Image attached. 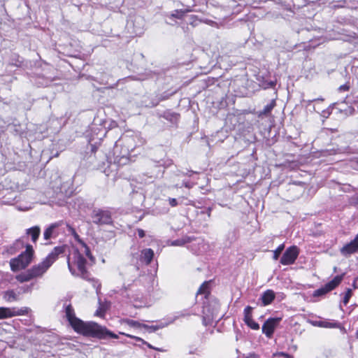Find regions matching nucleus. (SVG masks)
Listing matches in <instances>:
<instances>
[{"label": "nucleus", "mask_w": 358, "mask_h": 358, "mask_svg": "<svg viewBox=\"0 0 358 358\" xmlns=\"http://www.w3.org/2000/svg\"><path fill=\"white\" fill-rule=\"evenodd\" d=\"M210 281L204 282L198 289L196 296L198 300L200 295H203V298L206 300L203 302L202 310L203 324L205 326L210 324L217 319V313L221 307L217 300L210 295Z\"/></svg>", "instance_id": "obj_3"}, {"label": "nucleus", "mask_w": 358, "mask_h": 358, "mask_svg": "<svg viewBox=\"0 0 358 358\" xmlns=\"http://www.w3.org/2000/svg\"><path fill=\"white\" fill-rule=\"evenodd\" d=\"M356 337L358 339V329L357 330V332H356Z\"/></svg>", "instance_id": "obj_56"}, {"label": "nucleus", "mask_w": 358, "mask_h": 358, "mask_svg": "<svg viewBox=\"0 0 358 358\" xmlns=\"http://www.w3.org/2000/svg\"><path fill=\"white\" fill-rule=\"evenodd\" d=\"M244 80L242 78L236 77L235 79L231 80L229 83V91L236 93V95H240L241 92L240 85L243 83Z\"/></svg>", "instance_id": "obj_16"}, {"label": "nucleus", "mask_w": 358, "mask_h": 358, "mask_svg": "<svg viewBox=\"0 0 358 358\" xmlns=\"http://www.w3.org/2000/svg\"><path fill=\"white\" fill-rule=\"evenodd\" d=\"M193 173H196V174H197V173H196V172H194V171H188L187 173H186L185 174H186L187 176H192V174H193Z\"/></svg>", "instance_id": "obj_50"}, {"label": "nucleus", "mask_w": 358, "mask_h": 358, "mask_svg": "<svg viewBox=\"0 0 358 358\" xmlns=\"http://www.w3.org/2000/svg\"><path fill=\"white\" fill-rule=\"evenodd\" d=\"M323 113H324V116H325L326 115L328 116L329 115L331 112L330 111V109L329 108L327 110H323Z\"/></svg>", "instance_id": "obj_48"}, {"label": "nucleus", "mask_w": 358, "mask_h": 358, "mask_svg": "<svg viewBox=\"0 0 358 358\" xmlns=\"http://www.w3.org/2000/svg\"><path fill=\"white\" fill-rule=\"evenodd\" d=\"M71 231L72 232V234L74 237V238L81 245L82 242H84L79 236V235L76 232L75 229L73 228H71Z\"/></svg>", "instance_id": "obj_39"}, {"label": "nucleus", "mask_w": 358, "mask_h": 358, "mask_svg": "<svg viewBox=\"0 0 358 358\" xmlns=\"http://www.w3.org/2000/svg\"><path fill=\"white\" fill-rule=\"evenodd\" d=\"M80 245L83 248L81 251L80 252L78 250H76L73 252V263L76 265L78 268V273L76 275L85 280L91 282L94 288H95L96 292H98L101 287V284L93 278L90 277V273L85 268L87 262L85 258L83 257V254H85L92 263H94L95 259L91 254L89 247L85 242H82Z\"/></svg>", "instance_id": "obj_4"}, {"label": "nucleus", "mask_w": 358, "mask_h": 358, "mask_svg": "<svg viewBox=\"0 0 358 358\" xmlns=\"http://www.w3.org/2000/svg\"><path fill=\"white\" fill-rule=\"evenodd\" d=\"M352 287L354 289H358V277L355 278L352 282Z\"/></svg>", "instance_id": "obj_46"}, {"label": "nucleus", "mask_w": 358, "mask_h": 358, "mask_svg": "<svg viewBox=\"0 0 358 358\" xmlns=\"http://www.w3.org/2000/svg\"><path fill=\"white\" fill-rule=\"evenodd\" d=\"M220 133V131L218 130V131H216L215 134L218 135Z\"/></svg>", "instance_id": "obj_57"}, {"label": "nucleus", "mask_w": 358, "mask_h": 358, "mask_svg": "<svg viewBox=\"0 0 358 358\" xmlns=\"http://www.w3.org/2000/svg\"><path fill=\"white\" fill-rule=\"evenodd\" d=\"M192 10L189 8L186 9L185 10H176L173 13H171L170 17L171 18H177V19H182L184 16L185 13L190 12Z\"/></svg>", "instance_id": "obj_27"}, {"label": "nucleus", "mask_w": 358, "mask_h": 358, "mask_svg": "<svg viewBox=\"0 0 358 358\" xmlns=\"http://www.w3.org/2000/svg\"><path fill=\"white\" fill-rule=\"evenodd\" d=\"M66 246L61 245L54 248L52 252L45 257L43 261L47 264L48 266H51L52 264L58 259L59 256L65 252Z\"/></svg>", "instance_id": "obj_12"}, {"label": "nucleus", "mask_w": 358, "mask_h": 358, "mask_svg": "<svg viewBox=\"0 0 358 358\" xmlns=\"http://www.w3.org/2000/svg\"><path fill=\"white\" fill-rule=\"evenodd\" d=\"M336 270H337V267H336V266H335V267L334 268V272H336Z\"/></svg>", "instance_id": "obj_58"}, {"label": "nucleus", "mask_w": 358, "mask_h": 358, "mask_svg": "<svg viewBox=\"0 0 358 358\" xmlns=\"http://www.w3.org/2000/svg\"><path fill=\"white\" fill-rule=\"evenodd\" d=\"M191 240L192 239L189 237H186V238H182V239H178V240L173 241L172 245H182L186 243L190 242Z\"/></svg>", "instance_id": "obj_32"}, {"label": "nucleus", "mask_w": 358, "mask_h": 358, "mask_svg": "<svg viewBox=\"0 0 358 358\" xmlns=\"http://www.w3.org/2000/svg\"><path fill=\"white\" fill-rule=\"evenodd\" d=\"M59 226L57 222L51 224L43 233V238L45 240L48 241L52 238H55L57 236V233L55 232V229Z\"/></svg>", "instance_id": "obj_17"}, {"label": "nucleus", "mask_w": 358, "mask_h": 358, "mask_svg": "<svg viewBox=\"0 0 358 358\" xmlns=\"http://www.w3.org/2000/svg\"><path fill=\"white\" fill-rule=\"evenodd\" d=\"M168 201L169 205L172 207H176L180 203L179 201L174 198H169Z\"/></svg>", "instance_id": "obj_40"}, {"label": "nucleus", "mask_w": 358, "mask_h": 358, "mask_svg": "<svg viewBox=\"0 0 358 358\" xmlns=\"http://www.w3.org/2000/svg\"><path fill=\"white\" fill-rule=\"evenodd\" d=\"M254 357H255V353H250L249 356H248L247 358Z\"/></svg>", "instance_id": "obj_52"}, {"label": "nucleus", "mask_w": 358, "mask_h": 358, "mask_svg": "<svg viewBox=\"0 0 358 358\" xmlns=\"http://www.w3.org/2000/svg\"><path fill=\"white\" fill-rule=\"evenodd\" d=\"M138 235L140 238H143L145 236V231L141 229H138Z\"/></svg>", "instance_id": "obj_47"}, {"label": "nucleus", "mask_w": 358, "mask_h": 358, "mask_svg": "<svg viewBox=\"0 0 358 358\" xmlns=\"http://www.w3.org/2000/svg\"><path fill=\"white\" fill-rule=\"evenodd\" d=\"M322 41H324V39L321 37L313 38L309 40V42L310 43V45L313 47L320 45Z\"/></svg>", "instance_id": "obj_35"}, {"label": "nucleus", "mask_w": 358, "mask_h": 358, "mask_svg": "<svg viewBox=\"0 0 358 358\" xmlns=\"http://www.w3.org/2000/svg\"><path fill=\"white\" fill-rule=\"evenodd\" d=\"M9 129L10 132L14 135L22 136L23 134V130L20 124H13L9 126Z\"/></svg>", "instance_id": "obj_25"}, {"label": "nucleus", "mask_w": 358, "mask_h": 358, "mask_svg": "<svg viewBox=\"0 0 358 358\" xmlns=\"http://www.w3.org/2000/svg\"><path fill=\"white\" fill-rule=\"evenodd\" d=\"M275 292L272 289H267L261 295L260 300L262 301V305L266 306L271 304L275 299Z\"/></svg>", "instance_id": "obj_14"}, {"label": "nucleus", "mask_w": 358, "mask_h": 358, "mask_svg": "<svg viewBox=\"0 0 358 358\" xmlns=\"http://www.w3.org/2000/svg\"><path fill=\"white\" fill-rule=\"evenodd\" d=\"M338 112L341 114H343L345 117H348L349 115H352L355 113V108L351 106H345L344 108H338Z\"/></svg>", "instance_id": "obj_26"}, {"label": "nucleus", "mask_w": 358, "mask_h": 358, "mask_svg": "<svg viewBox=\"0 0 358 358\" xmlns=\"http://www.w3.org/2000/svg\"><path fill=\"white\" fill-rule=\"evenodd\" d=\"M120 334L125 335V336H128V337H130V338H134V339H135V340H136V341H141L143 343H144V344L147 345V346H148L149 348H150V349H155V348H153V347H152L150 343H147V342L144 341L142 338H139V337L132 336H131V335H129V334H126L121 333V332H120Z\"/></svg>", "instance_id": "obj_37"}, {"label": "nucleus", "mask_w": 358, "mask_h": 358, "mask_svg": "<svg viewBox=\"0 0 358 358\" xmlns=\"http://www.w3.org/2000/svg\"><path fill=\"white\" fill-rule=\"evenodd\" d=\"M275 106V101L273 99L269 103L266 104L262 110L259 112V115H268Z\"/></svg>", "instance_id": "obj_23"}, {"label": "nucleus", "mask_w": 358, "mask_h": 358, "mask_svg": "<svg viewBox=\"0 0 358 358\" xmlns=\"http://www.w3.org/2000/svg\"><path fill=\"white\" fill-rule=\"evenodd\" d=\"M85 161L87 168L99 170L106 176L109 175L108 169L112 165V159H109L106 153L96 149L92 145H91V152L87 154Z\"/></svg>", "instance_id": "obj_5"}, {"label": "nucleus", "mask_w": 358, "mask_h": 358, "mask_svg": "<svg viewBox=\"0 0 358 358\" xmlns=\"http://www.w3.org/2000/svg\"><path fill=\"white\" fill-rule=\"evenodd\" d=\"M245 324L249 327L250 329L253 330H258L259 329V324L254 321L252 318L244 322Z\"/></svg>", "instance_id": "obj_29"}, {"label": "nucleus", "mask_w": 358, "mask_h": 358, "mask_svg": "<svg viewBox=\"0 0 358 358\" xmlns=\"http://www.w3.org/2000/svg\"><path fill=\"white\" fill-rule=\"evenodd\" d=\"M92 222L96 225H112V213L108 210L95 208L91 214Z\"/></svg>", "instance_id": "obj_7"}, {"label": "nucleus", "mask_w": 358, "mask_h": 358, "mask_svg": "<svg viewBox=\"0 0 358 358\" xmlns=\"http://www.w3.org/2000/svg\"><path fill=\"white\" fill-rule=\"evenodd\" d=\"M345 273H343L341 275H336L331 281L325 284L327 289L329 292L334 290L342 282Z\"/></svg>", "instance_id": "obj_19"}, {"label": "nucleus", "mask_w": 358, "mask_h": 358, "mask_svg": "<svg viewBox=\"0 0 358 358\" xmlns=\"http://www.w3.org/2000/svg\"><path fill=\"white\" fill-rule=\"evenodd\" d=\"M34 252L32 246L27 245L24 252H22L17 258L10 260V266L11 270L17 271L26 268L31 263Z\"/></svg>", "instance_id": "obj_6"}, {"label": "nucleus", "mask_w": 358, "mask_h": 358, "mask_svg": "<svg viewBox=\"0 0 358 358\" xmlns=\"http://www.w3.org/2000/svg\"><path fill=\"white\" fill-rule=\"evenodd\" d=\"M191 24L193 25V26H196L197 25V23L196 21H194V22H192Z\"/></svg>", "instance_id": "obj_54"}, {"label": "nucleus", "mask_w": 358, "mask_h": 358, "mask_svg": "<svg viewBox=\"0 0 358 358\" xmlns=\"http://www.w3.org/2000/svg\"><path fill=\"white\" fill-rule=\"evenodd\" d=\"M145 141L136 133L124 134L115 142L113 150V162L117 166L127 164L129 155L136 147L142 145Z\"/></svg>", "instance_id": "obj_2"}, {"label": "nucleus", "mask_w": 358, "mask_h": 358, "mask_svg": "<svg viewBox=\"0 0 358 358\" xmlns=\"http://www.w3.org/2000/svg\"><path fill=\"white\" fill-rule=\"evenodd\" d=\"M185 186L187 188H190L192 186L189 182H185Z\"/></svg>", "instance_id": "obj_51"}, {"label": "nucleus", "mask_w": 358, "mask_h": 358, "mask_svg": "<svg viewBox=\"0 0 358 358\" xmlns=\"http://www.w3.org/2000/svg\"><path fill=\"white\" fill-rule=\"evenodd\" d=\"M33 285H34V284H31L30 285H24V286L21 287L20 289L23 292H28L31 290Z\"/></svg>", "instance_id": "obj_42"}, {"label": "nucleus", "mask_w": 358, "mask_h": 358, "mask_svg": "<svg viewBox=\"0 0 358 358\" xmlns=\"http://www.w3.org/2000/svg\"><path fill=\"white\" fill-rule=\"evenodd\" d=\"M224 317V315H221V317L218 319V320L217 321V323L220 322V320L222 319V317Z\"/></svg>", "instance_id": "obj_55"}, {"label": "nucleus", "mask_w": 358, "mask_h": 358, "mask_svg": "<svg viewBox=\"0 0 358 358\" xmlns=\"http://www.w3.org/2000/svg\"><path fill=\"white\" fill-rule=\"evenodd\" d=\"M275 85V83L274 81H266V82H264L262 84V87L264 88V89H268V88H272V87H274Z\"/></svg>", "instance_id": "obj_38"}, {"label": "nucleus", "mask_w": 358, "mask_h": 358, "mask_svg": "<svg viewBox=\"0 0 358 358\" xmlns=\"http://www.w3.org/2000/svg\"><path fill=\"white\" fill-rule=\"evenodd\" d=\"M49 268L50 266H48L47 264L43 261L38 265H35L31 268V270L32 273H34V276H35V278H38L42 276Z\"/></svg>", "instance_id": "obj_15"}, {"label": "nucleus", "mask_w": 358, "mask_h": 358, "mask_svg": "<svg viewBox=\"0 0 358 358\" xmlns=\"http://www.w3.org/2000/svg\"><path fill=\"white\" fill-rule=\"evenodd\" d=\"M3 299L8 302L15 301L18 300L17 295L13 290H8L5 292Z\"/></svg>", "instance_id": "obj_24"}, {"label": "nucleus", "mask_w": 358, "mask_h": 358, "mask_svg": "<svg viewBox=\"0 0 358 358\" xmlns=\"http://www.w3.org/2000/svg\"><path fill=\"white\" fill-rule=\"evenodd\" d=\"M310 323L314 327H318L322 328H340L341 324L338 322L331 321L329 320H314L310 321Z\"/></svg>", "instance_id": "obj_13"}, {"label": "nucleus", "mask_w": 358, "mask_h": 358, "mask_svg": "<svg viewBox=\"0 0 358 358\" xmlns=\"http://www.w3.org/2000/svg\"><path fill=\"white\" fill-rule=\"evenodd\" d=\"M29 311V308L27 307H22L21 308L0 307V320L10 318L16 315H27Z\"/></svg>", "instance_id": "obj_8"}, {"label": "nucleus", "mask_w": 358, "mask_h": 358, "mask_svg": "<svg viewBox=\"0 0 358 358\" xmlns=\"http://www.w3.org/2000/svg\"><path fill=\"white\" fill-rule=\"evenodd\" d=\"M216 134L215 135H212V137H216Z\"/></svg>", "instance_id": "obj_61"}, {"label": "nucleus", "mask_w": 358, "mask_h": 358, "mask_svg": "<svg viewBox=\"0 0 358 358\" xmlns=\"http://www.w3.org/2000/svg\"><path fill=\"white\" fill-rule=\"evenodd\" d=\"M41 233V229L38 226H34L33 227H31L28 229H27V234L31 236V241L34 243H36L38 240L39 235Z\"/></svg>", "instance_id": "obj_21"}, {"label": "nucleus", "mask_w": 358, "mask_h": 358, "mask_svg": "<svg viewBox=\"0 0 358 358\" xmlns=\"http://www.w3.org/2000/svg\"><path fill=\"white\" fill-rule=\"evenodd\" d=\"M162 116L171 123H176L179 119V115L178 113L171 111H165Z\"/></svg>", "instance_id": "obj_22"}, {"label": "nucleus", "mask_w": 358, "mask_h": 358, "mask_svg": "<svg viewBox=\"0 0 358 358\" xmlns=\"http://www.w3.org/2000/svg\"><path fill=\"white\" fill-rule=\"evenodd\" d=\"M126 323L129 327H134V328H140V327H143V324H141L138 322L133 320H129L128 319V320H126Z\"/></svg>", "instance_id": "obj_36"}, {"label": "nucleus", "mask_w": 358, "mask_h": 358, "mask_svg": "<svg viewBox=\"0 0 358 358\" xmlns=\"http://www.w3.org/2000/svg\"><path fill=\"white\" fill-rule=\"evenodd\" d=\"M164 327V324H160V325H152V326H148L147 324H143V327L148 329L150 332H154V331H156L157 330L159 329H162Z\"/></svg>", "instance_id": "obj_31"}, {"label": "nucleus", "mask_w": 358, "mask_h": 358, "mask_svg": "<svg viewBox=\"0 0 358 358\" xmlns=\"http://www.w3.org/2000/svg\"><path fill=\"white\" fill-rule=\"evenodd\" d=\"M281 321L280 317H269L267 319L262 325V332L267 338H271L275 329Z\"/></svg>", "instance_id": "obj_10"}, {"label": "nucleus", "mask_w": 358, "mask_h": 358, "mask_svg": "<svg viewBox=\"0 0 358 358\" xmlns=\"http://www.w3.org/2000/svg\"><path fill=\"white\" fill-rule=\"evenodd\" d=\"M192 17V18H196V16H194V15H192V17Z\"/></svg>", "instance_id": "obj_59"}, {"label": "nucleus", "mask_w": 358, "mask_h": 358, "mask_svg": "<svg viewBox=\"0 0 358 358\" xmlns=\"http://www.w3.org/2000/svg\"><path fill=\"white\" fill-rule=\"evenodd\" d=\"M96 315H101V310H96Z\"/></svg>", "instance_id": "obj_53"}, {"label": "nucleus", "mask_w": 358, "mask_h": 358, "mask_svg": "<svg viewBox=\"0 0 358 358\" xmlns=\"http://www.w3.org/2000/svg\"><path fill=\"white\" fill-rule=\"evenodd\" d=\"M136 34H141V31H138V32L137 31H136Z\"/></svg>", "instance_id": "obj_60"}, {"label": "nucleus", "mask_w": 358, "mask_h": 358, "mask_svg": "<svg viewBox=\"0 0 358 358\" xmlns=\"http://www.w3.org/2000/svg\"><path fill=\"white\" fill-rule=\"evenodd\" d=\"M33 278H35V276H34V273H32L31 268L16 276V279L20 282H27Z\"/></svg>", "instance_id": "obj_20"}, {"label": "nucleus", "mask_w": 358, "mask_h": 358, "mask_svg": "<svg viewBox=\"0 0 358 358\" xmlns=\"http://www.w3.org/2000/svg\"><path fill=\"white\" fill-rule=\"evenodd\" d=\"M349 90H350V85L348 84H344L343 85H341L338 87L339 92H346V91H348Z\"/></svg>", "instance_id": "obj_43"}, {"label": "nucleus", "mask_w": 358, "mask_h": 358, "mask_svg": "<svg viewBox=\"0 0 358 358\" xmlns=\"http://www.w3.org/2000/svg\"><path fill=\"white\" fill-rule=\"evenodd\" d=\"M65 315L73 330L83 336L105 339L108 337L117 338L118 336L96 322H85L76 316L71 304L65 305Z\"/></svg>", "instance_id": "obj_1"}, {"label": "nucleus", "mask_w": 358, "mask_h": 358, "mask_svg": "<svg viewBox=\"0 0 358 358\" xmlns=\"http://www.w3.org/2000/svg\"><path fill=\"white\" fill-rule=\"evenodd\" d=\"M252 307L248 306L244 308L243 314V321L245 322L251 318H252Z\"/></svg>", "instance_id": "obj_28"}, {"label": "nucleus", "mask_w": 358, "mask_h": 358, "mask_svg": "<svg viewBox=\"0 0 358 358\" xmlns=\"http://www.w3.org/2000/svg\"><path fill=\"white\" fill-rule=\"evenodd\" d=\"M283 250H284V244H281V245H280L276 248L275 250H274V252H273V259L275 260H277L279 258V257H280V254H281V252H282Z\"/></svg>", "instance_id": "obj_34"}, {"label": "nucleus", "mask_w": 358, "mask_h": 358, "mask_svg": "<svg viewBox=\"0 0 358 358\" xmlns=\"http://www.w3.org/2000/svg\"><path fill=\"white\" fill-rule=\"evenodd\" d=\"M68 267H69V269L70 272L73 275H76V271H75V269L73 268L69 258H68Z\"/></svg>", "instance_id": "obj_44"}, {"label": "nucleus", "mask_w": 358, "mask_h": 358, "mask_svg": "<svg viewBox=\"0 0 358 358\" xmlns=\"http://www.w3.org/2000/svg\"><path fill=\"white\" fill-rule=\"evenodd\" d=\"M340 252L345 257L358 252V234L350 243L343 245L340 249Z\"/></svg>", "instance_id": "obj_11"}, {"label": "nucleus", "mask_w": 358, "mask_h": 358, "mask_svg": "<svg viewBox=\"0 0 358 358\" xmlns=\"http://www.w3.org/2000/svg\"><path fill=\"white\" fill-rule=\"evenodd\" d=\"M299 254V250L296 245H292L287 248L283 253L280 262L282 265H290L294 263Z\"/></svg>", "instance_id": "obj_9"}, {"label": "nucleus", "mask_w": 358, "mask_h": 358, "mask_svg": "<svg viewBox=\"0 0 358 358\" xmlns=\"http://www.w3.org/2000/svg\"><path fill=\"white\" fill-rule=\"evenodd\" d=\"M274 355L277 357H282L284 358H294L292 355L284 352H277Z\"/></svg>", "instance_id": "obj_41"}, {"label": "nucleus", "mask_w": 358, "mask_h": 358, "mask_svg": "<svg viewBox=\"0 0 358 358\" xmlns=\"http://www.w3.org/2000/svg\"><path fill=\"white\" fill-rule=\"evenodd\" d=\"M153 257L154 251L150 248H145L141 252L140 260L146 265H148L152 260Z\"/></svg>", "instance_id": "obj_18"}, {"label": "nucleus", "mask_w": 358, "mask_h": 358, "mask_svg": "<svg viewBox=\"0 0 358 358\" xmlns=\"http://www.w3.org/2000/svg\"><path fill=\"white\" fill-rule=\"evenodd\" d=\"M328 292H329V291L327 289V287L324 285V287L315 290L313 293V296H321L326 294Z\"/></svg>", "instance_id": "obj_30"}, {"label": "nucleus", "mask_w": 358, "mask_h": 358, "mask_svg": "<svg viewBox=\"0 0 358 358\" xmlns=\"http://www.w3.org/2000/svg\"><path fill=\"white\" fill-rule=\"evenodd\" d=\"M324 99L322 98H318V99H314L313 100H309L308 102L310 103V102H313V101H322Z\"/></svg>", "instance_id": "obj_49"}, {"label": "nucleus", "mask_w": 358, "mask_h": 358, "mask_svg": "<svg viewBox=\"0 0 358 358\" xmlns=\"http://www.w3.org/2000/svg\"><path fill=\"white\" fill-rule=\"evenodd\" d=\"M216 134L215 135H212V137H216Z\"/></svg>", "instance_id": "obj_62"}, {"label": "nucleus", "mask_w": 358, "mask_h": 358, "mask_svg": "<svg viewBox=\"0 0 358 358\" xmlns=\"http://www.w3.org/2000/svg\"><path fill=\"white\" fill-rule=\"evenodd\" d=\"M225 3H227L228 8H233L235 6V3H234L235 2H234L233 0H227V1L225 0Z\"/></svg>", "instance_id": "obj_45"}, {"label": "nucleus", "mask_w": 358, "mask_h": 358, "mask_svg": "<svg viewBox=\"0 0 358 358\" xmlns=\"http://www.w3.org/2000/svg\"><path fill=\"white\" fill-rule=\"evenodd\" d=\"M352 295V291L350 288L347 289L345 296L343 299V302L345 305H347Z\"/></svg>", "instance_id": "obj_33"}]
</instances>
